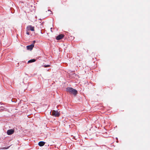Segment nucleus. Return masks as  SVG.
Listing matches in <instances>:
<instances>
[{
	"mask_svg": "<svg viewBox=\"0 0 150 150\" xmlns=\"http://www.w3.org/2000/svg\"><path fill=\"white\" fill-rule=\"evenodd\" d=\"M66 91L67 92H69L70 94H72L74 96H76L78 93V91L76 89L71 87H67L66 88Z\"/></svg>",
	"mask_w": 150,
	"mask_h": 150,
	"instance_id": "nucleus-1",
	"label": "nucleus"
},
{
	"mask_svg": "<svg viewBox=\"0 0 150 150\" xmlns=\"http://www.w3.org/2000/svg\"><path fill=\"white\" fill-rule=\"evenodd\" d=\"M50 114L51 115L56 117H58L60 115L59 112L58 111L55 110H53L52 111H51L50 112Z\"/></svg>",
	"mask_w": 150,
	"mask_h": 150,
	"instance_id": "nucleus-2",
	"label": "nucleus"
},
{
	"mask_svg": "<svg viewBox=\"0 0 150 150\" xmlns=\"http://www.w3.org/2000/svg\"><path fill=\"white\" fill-rule=\"evenodd\" d=\"M15 132L14 129H11L8 130L7 131V134L8 135H11L13 134Z\"/></svg>",
	"mask_w": 150,
	"mask_h": 150,
	"instance_id": "nucleus-3",
	"label": "nucleus"
},
{
	"mask_svg": "<svg viewBox=\"0 0 150 150\" xmlns=\"http://www.w3.org/2000/svg\"><path fill=\"white\" fill-rule=\"evenodd\" d=\"M26 30H31V31H34V27L31 25H29L27 26L26 27Z\"/></svg>",
	"mask_w": 150,
	"mask_h": 150,
	"instance_id": "nucleus-4",
	"label": "nucleus"
},
{
	"mask_svg": "<svg viewBox=\"0 0 150 150\" xmlns=\"http://www.w3.org/2000/svg\"><path fill=\"white\" fill-rule=\"evenodd\" d=\"M34 45L33 44H32L30 45H28L26 46V48L27 50H31L33 47Z\"/></svg>",
	"mask_w": 150,
	"mask_h": 150,
	"instance_id": "nucleus-5",
	"label": "nucleus"
},
{
	"mask_svg": "<svg viewBox=\"0 0 150 150\" xmlns=\"http://www.w3.org/2000/svg\"><path fill=\"white\" fill-rule=\"evenodd\" d=\"M64 37V35L62 34H60L57 36L56 37V39L58 40L62 39Z\"/></svg>",
	"mask_w": 150,
	"mask_h": 150,
	"instance_id": "nucleus-6",
	"label": "nucleus"
},
{
	"mask_svg": "<svg viewBox=\"0 0 150 150\" xmlns=\"http://www.w3.org/2000/svg\"><path fill=\"white\" fill-rule=\"evenodd\" d=\"M45 142L43 141H40L39 142L38 145L40 146H43L45 144Z\"/></svg>",
	"mask_w": 150,
	"mask_h": 150,
	"instance_id": "nucleus-7",
	"label": "nucleus"
},
{
	"mask_svg": "<svg viewBox=\"0 0 150 150\" xmlns=\"http://www.w3.org/2000/svg\"><path fill=\"white\" fill-rule=\"evenodd\" d=\"M6 109L3 106H1L0 107V112H2L4 111H6Z\"/></svg>",
	"mask_w": 150,
	"mask_h": 150,
	"instance_id": "nucleus-8",
	"label": "nucleus"
},
{
	"mask_svg": "<svg viewBox=\"0 0 150 150\" xmlns=\"http://www.w3.org/2000/svg\"><path fill=\"white\" fill-rule=\"evenodd\" d=\"M36 61V59H32L29 60L28 62V63H31L34 62Z\"/></svg>",
	"mask_w": 150,
	"mask_h": 150,
	"instance_id": "nucleus-9",
	"label": "nucleus"
},
{
	"mask_svg": "<svg viewBox=\"0 0 150 150\" xmlns=\"http://www.w3.org/2000/svg\"><path fill=\"white\" fill-rule=\"evenodd\" d=\"M43 66L45 68H46L50 67V65H44Z\"/></svg>",
	"mask_w": 150,
	"mask_h": 150,
	"instance_id": "nucleus-10",
	"label": "nucleus"
},
{
	"mask_svg": "<svg viewBox=\"0 0 150 150\" xmlns=\"http://www.w3.org/2000/svg\"><path fill=\"white\" fill-rule=\"evenodd\" d=\"M47 11H49L50 12V13H49V14H52V12L50 10L48 9Z\"/></svg>",
	"mask_w": 150,
	"mask_h": 150,
	"instance_id": "nucleus-11",
	"label": "nucleus"
},
{
	"mask_svg": "<svg viewBox=\"0 0 150 150\" xmlns=\"http://www.w3.org/2000/svg\"><path fill=\"white\" fill-rule=\"evenodd\" d=\"M28 30H27V31H26V33L27 35H30V33L28 32Z\"/></svg>",
	"mask_w": 150,
	"mask_h": 150,
	"instance_id": "nucleus-12",
	"label": "nucleus"
},
{
	"mask_svg": "<svg viewBox=\"0 0 150 150\" xmlns=\"http://www.w3.org/2000/svg\"><path fill=\"white\" fill-rule=\"evenodd\" d=\"M35 42H36V41L35 40H33V43L32 44H33L34 45V44Z\"/></svg>",
	"mask_w": 150,
	"mask_h": 150,
	"instance_id": "nucleus-13",
	"label": "nucleus"
},
{
	"mask_svg": "<svg viewBox=\"0 0 150 150\" xmlns=\"http://www.w3.org/2000/svg\"><path fill=\"white\" fill-rule=\"evenodd\" d=\"M0 104H1V105H3V103H2V102H1L0 103Z\"/></svg>",
	"mask_w": 150,
	"mask_h": 150,
	"instance_id": "nucleus-14",
	"label": "nucleus"
},
{
	"mask_svg": "<svg viewBox=\"0 0 150 150\" xmlns=\"http://www.w3.org/2000/svg\"><path fill=\"white\" fill-rule=\"evenodd\" d=\"M116 139H117V140H118V138L117 137H116Z\"/></svg>",
	"mask_w": 150,
	"mask_h": 150,
	"instance_id": "nucleus-15",
	"label": "nucleus"
},
{
	"mask_svg": "<svg viewBox=\"0 0 150 150\" xmlns=\"http://www.w3.org/2000/svg\"><path fill=\"white\" fill-rule=\"evenodd\" d=\"M41 33H42L41 31Z\"/></svg>",
	"mask_w": 150,
	"mask_h": 150,
	"instance_id": "nucleus-16",
	"label": "nucleus"
}]
</instances>
